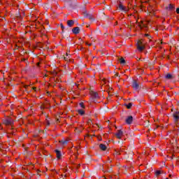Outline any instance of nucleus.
I'll return each mask as SVG.
<instances>
[{
    "label": "nucleus",
    "instance_id": "f257e3e1",
    "mask_svg": "<svg viewBox=\"0 0 179 179\" xmlns=\"http://www.w3.org/2000/svg\"><path fill=\"white\" fill-rule=\"evenodd\" d=\"M3 124L6 127H10V129H13V124L15 120L12 117L7 116L2 120Z\"/></svg>",
    "mask_w": 179,
    "mask_h": 179
},
{
    "label": "nucleus",
    "instance_id": "f03ea898",
    "mask_svg": "<svg viewBox=\"0 0 179 179\" xmlns=\"http://www.w3.org/2000/svg\"><path fill=\"white\" fill-rule=\"evenodd\" d=\"M145 44H146V42L143 39H141L137 42V50L140 52H142L145 50Z\"/></svg>",
    "mask_w": 179,
    "mask_h": 179
},
{
    "label": "nucleus",
    "instance_id": "7ed1b4c3",
    "mask_svg": "<svg viewBox=\"0 0 179 179\" xmlns=\"http://www.w3.org/2000/svg\"><path fill=\"white\" fill-rule=\"evenodd\" d=\"M124 136V132L122 130H117V132L115 134V136L117 138V139H121Z\"/></svg>",
    "mask_w": 179,
    "mask_h": 179
},
{
    "label": "nucleus",
    "instance_id": "20e7f679",
    "mask_svg": "<svg viewBox=\"0 0 179 179\" xmlns=\"http://www.w3.org/2000/svg\"><path fill=\"white\" fill-rule=\"evenodd\" d=\"M118 8L120 10H122L123 12H128V10H129V8L124 6V5H122L121 3L119 4Z\"/></svg>",
    "mask_w": 179,
    "mask_h": 179
},
{
    "label": "nucleus",
    "instance_id": "39448f33",
    "mask_svg": "<svg viewBox=\"0 0 179 179\" xmlns=\"http://www.w3.org/2000/svg\"><path fill=\"white\" fill-rule=\"evenodd\" d=\"M132 87L133 89H135V90H138V89H139V83H138V81L136 80H134L133 81Z\"/></svg>",
    "mask_w": 179,
    "mask_h": 179
},
{
    "label": "nucleus",
    "instance_id": "423d86ee",
    "mask_svg": "<svg viewBox=\"0 0 179 179\" xmlns=\"http://www.w3.org/2000/svg\"><path fill=\"white\" fill-rule=\"evenodd\" d=\"M132 121H134V117L132 116H128L125 122L126 124H128V125H131V124H132Z\"/></svg>",
    "mask_w": 179,
    "mask_h": 179
},
{
    "label": "nucleus",
    "instance_id": "0eeeda50",
    "mask_svg": "<svg viewBox=\"0 0 179 179\" xmlns=\"http://www.w3.org/2000/svg\"><path fill=\"white\" fill-rule=\"evenodd\" d=\"M90 94L94 99H100V96H99V94L94 91H90Z\"/></svg>",
    "mask_w": 179,
    "mask_h": 179
},
{
    "label": "nucleus",
    "instance_id": "6e6552de",
    "mask_svg": "<svg viewBox=\"0 0 179 179\" xmlns=\"http://www.w3.org/2000/svg\"><path fill=\"white\" fill-rule=\"evenodd\" d=\"M72 31H73V34H79V33L80 31V29L79 28V27H76L73 28Z\"/></svg>",
    "mask_w": 179,
    "mask_h": 179
},
{
    "label": "nucleus",
    "instance_id": "1a4fd4ad",
    "mask_svg": "<svg viewBox=\"0 0 179 179\" xmlns=\"http://www.w3.org/2000/svg\"><path fill=\"white\" fill-rule=\"evenodd\" d=\"M59 143L62 145V146H65V145H68V143L69 142V139H62L59 141Z\"/></svg>",
    "mask_w": 179,
    "mask_h": 179
},
{
    "label": "nucleus",
    "instance_id": "9d476101",
    "mask_svg": "<svg viewBox=\"0 0 179 179\" xmlns=\"http://www.w3.org/2000/svg\"><path fill=\"white\" fill-rule=\"evenodd\" d=\"M75 24V21H73V20H69L67 21V26H69V27H72V26H73Z\"/></svg>",
    "mask_w": 179,
    "mask_h": 179
},
{
    "label": "nucleus",
    "instance_id": "9b49d317",
    "mask_svg": "<svg viewBox=\"0 0 179 179\" xmlns=\"http://www.w3.org/2000/svg\"><path fill=\"white\" fill-rule=\"evenodd\" d=\"M55 153H56V156L57 159H61L62 155L61 154V151L58 150H55Z\"/></svg>",
    "mask_w": 179,
    "mask_h": 179
},
{
    "label": "nucleus",
    "instance_id": "f8f14e48",
    "mask_svg": "<svg viewBox=\"0 0 179 179\" xmlns=\"http://www.w3.org/2000/svg\"><path fill=\"white\" fill-rule=\"evenodd\" d=\"M173 117H174L175 121H178L179 120V113L176 112L175 113H173Z\"/></svg>",
    "mask_w": 179,
    "mask_h": 179
},
{
    "label": "nucleus",
    "instance_id": "ddd939ff",
    "mask_svg": "<svg viewBox=\"0 0 179 179\" xmlns=\"http://www.w3.org/2000/svg\"><path fill=\"white\" fill-rule=\"evenodd\" d=\"M99 149H101V150H107V146L104 144H100L99 145Z\"/></svg>",
    "mask_w": 179,
    "mask_h": 179
},
{
    "label": "nucleus",
    "instance_id": "4468645a",
    "mask_svg": "<svg viewBox=\"0 0 179 179\" xmlns=\"http://www.w3.org/2000/svg\"><path fill=\"white\" fill-rule=\"evenodd\" d=\"M75 131L77 134H80L83 131V127H76Z\"/></svg>",
    "mask_w": 179,
    "mask_h": 179
},
{
    "label": "nucleus",
    "instance_id": "2eb2a0df",
    "mask_svg": "<svg viewBox=\"0 0 179 179\" xmlns=\"http://www.w3.org/2000/svg\"><path fill=\"white\" fill-rule=\"evenodd\" d=\"M64 60H66L67 62H71L72 60H71L70 57L68 56V53L66 54V56H64Z\"/></svg>",
    "mask_w": 179,
    "mask_h": 179
},
{
    "label": "nucleus",
    "instance_id": "dca6fc26",
    "mask_svg": "<svg viewBox=\"0 0 179 179\" xmlns=\"http://www.w3.org/2000/svg\"><path fill=\"white\" fill-rule=\"evenodd\" d=\"M87 19H89V20H94V17H93V15H92L90 14H87Z\"/></svg>",
    "mask_w": 179,
    "mask_h": 179
},
{
    "label": "nucleus",
    "instance_id": "f3484780",
    "mask_svg": "<svg viewBox=\"0 0 179 179\" xmlns=\"http://www.w3.org/2000/svg\"><path fill=\"white\" fill-rule=\"evenodd\" d=\"M77 112L78 114H80V115H85V110L82 109H79Z\"/></svg>",
    "mask_w": 179,
    "mask_h": 179
},
{
    "label": "nucleus",
    "instance_id": "a211bd4d",
    "mask_svg": "<svg viewBox=\"0 0 179 179\" xmlns=\"http://www.w3.org/2000/svg\"><path fill=\"white\" fill-rule=\"evenodd\" d=\"M168 9H169V10H174V5L169 4Z\"/></svg>",
    "mask_w": 179,
    "mask_h": 179
},
{
    "label": "nucleus",
    "instance_id": "6ab92c4d",
    "mask_svg": "<svg viewBox=\"0 0 179 179\" xmlns=\"http://www.w3.org/2000/svg\"><path fill=\"white\" fill-rule=\"evenodd\" d=\"M155 174L156 177H159V176H160V174H162V171H156L155 172Z\"/></svg>",
    "mask_w": 179,
    "mask_h": 179
},
{
    "label": "nucleus",
    "instance_id": "aec40b11",
    "mask_svg": "<svg viewBox=\"0 0 179 179\" xmlns=\"http://www.w3.org/2000/svg\"><path fill=\"white\" fill-rule=\"evenodd\" d=\"M166 79H172L173 78V75L170 74V73H168L166 74Z\"/></svg>",
    "mask_w": 179,
    "mask_h": 179
},
{
    "label": "nucleus",
    "instance_id": "412c9836",
    "mask_svg": "<svg viewBox=\"0 0 179 179\" xmlns=\"http://www.w3.org/2000/svg\"><path fill=\"white\" fill-rule=\"evenodd\" d=\"M45 127H50V120L46 119L45 122Z\"/></svg>",
    "mask_w": 179,
    "mask_h": 179
},
{
    "label": "nucleus",
    "instance_id": "4be33fe9",
    "mask_svg": "<svg viewBox=\"0 0 179 179\" xmlns=\"http://www.w3.org/2000/svg\"><path fill=\"white\" fill-rule=\"evenodd\" d=\"M120 64H125V59H124V57H121L120 59Z\"/></svg>",
    "mask_w": 179,
    "mask_h": 179
},
{
    "label": "nucleus",
    "instance_id": "5701e85b",
    "mask_svg": "<svg viewBox=\"0 0 179 179\" xmlns=\"http://www.w3.org/2000/svg\"><path fill=\"white\" fill-rule=\"evenodd\" d=\"M138 26H139V27H141V29H142V27H146V26H145L143 24V21H141V24H139Z\"/></svg>",
    "mask_w": 179,
    "mask_h": 179
},
{
    "label": "nucleus",
    "instance_id": "b1692460",
    "mask_svg": "<svg viewBox=\"0 0 179 179\" xmlns=\"http://www.w3.org/2000/svg\"><path fill=\"white\" fill-rule=\"evenodd\" d=\"M80 106L81 107V108H85V103L83 102L80 103Z\"/></svg>",
    "mask_w": 179,
    "mask_h": 179
},
{
    "label": "nucleus",
    "instance_id": "393cba45",
    "mask_svg": "<svg viewBox=\"0 0 179 179\" xmlns=\"http://www.w3.org/2000/svg\"><path fill=\"white\" fill-rule=\"evenodd\" d=\"M127 108L129 109L132 107V103H129V104L126 105Z\"/></svg>",
    "mask_w": 179,
    "mask_h": 179
},
{
    "label": "nucleus",
    "instance_id": "a878e982",
    "mask_svg": "<svg viewBox=\"0 0 179 179\" xmlns=\"http://www.w3.org/2000/svg\"><path fill=\"white\" fill-rule=\"evenodd\" d=\"M144 37H148V38H150L152 36H150V35L149 34H145L144 35Z\"/></svg>",
    "mask_w": 179,
    "mask_h": 179
},
{
    "label": "nucleus",
    "instance_id": "bb28decb",
    "mask_svg": "<svg viewBox=\"0 0 179 179\" xmlns=\"http://www.w3.org/2000/svg\"><path fill=\"white\" fill-rule=\"evenodd\" d=\"M44 108H45V106L44 104H42L41 106V110H44Z\"/></svg>",
    "mask_w": 179,
    "mask_h": 179
},
{
    "label": "nucleus",
    "instance_id": "cd10ccee",
    "mask_svg": "<svg viewBox=\"0 0 179 179\" xmlns=\"http://www.w3.org/2000/svg\"><path fill=\"white\" fill-rule=\"evenodd\" d=\"M60 27L62 29V31H64V29H65V27H64V24H61Z\"/></svg>",
    "mask_w": 179,
    "mask_h": 179
},
{
    "label": "nucleus",
    "instance_id": "c85d7f7f",
    "mask_svg": "<svg viewBox=\"0 0 179 179\" xmlns=\"http://www.w3.org/2000/svg\"><path fill=\"white\" fill-rule=\"evenodd\" d=\"M115 155H121L120 153V152L119 151H115Z\"/></svg>",
    "mask_w": 179,
    "mask_h": 179
},
{
    "label": "nucleus",
    "instance_id": "c756f323",
    "mask_svg": "<svg viewBox=\"0 0 179 179\" xmlns=\"http://www.w3.org/2000/svg\"><path fill=\"white\" fill-rule=\"evenodd\" d=\"M87 124H92V120H88V121H87Z\"/></svg>",
    "mask_w": 179,
    "mask_h": 179
},
{
    "label": "nucleus",
    "instance_id": "7c9ffc66",
    "mask_svg": "<svg viewBox=\"0 0 179 179\" xmlns=\"http://www.w3.org/2000/svg\"><path fill=\"white\" fill-rule=\"evenodd\" d=\"M176 13L179 14V8H176Z\"/></svg>",
    "mask_w": 179,
    "mask_h": 179
},
{
    "label": "nucleus",
    "instance_id": "2f4dec72",
    "mask_svg": "<svg viewBox=\"0 0 179 179\" xmlns=\"http://www.w3.org/2000/svg\"><path fill=\"white\" fill-rule=\"evenodd\" d=\"M24 89H27V87H29V85H24Z\"/></svg>",
    "mask_w": 179,
    "mask_h": 179
},
{
    "label": "nucleus",
    "instance_id": "473e14b6",
    "mask_svg": "<svg viewBox=\"0 0 179 179\" xmlns=\"http://www.w3.org/2000/svg\"><path fill=\"white\" fill-rule=\"evenodd\" d=\"M3 129V127H2V124H0V131H1V129Z\"/></svg>",
    "mask_w": 179,
    "mask_h": 179
},
{
    "label": "nucleus",
    "instance_id": "72a5a7b5",
    "mask_svg": "<svg viewBox=\"0 0 179 179\" xmlns=\"http://www.w3.org/2000/svg\"><path fill=\"white\" fill-rule=\"evenodd\" d=\"M47 94L48 96H51V94L50 93V92H47Z\"/></svg>",
    "mask_w": 179,
    "mask_h": 179
},
{
    "label": "nucleus",
    "instance_id": "f704fd0d",
    "mask_svg": "<svg viewBox=\"0 0 179 179\" xmlns=\"http://www.w3.org/2000/svg\"><path fill=\"white\" fill-rule=\"evenodd\" d=\"M80 167V164L77 165V167H76L77 170H78V169H79Z\"/></svg>",
    "mask_w": 179,
    "mask_h": 179
},
{
    "label": "nucleus",
    "instance_id": "c9c22d12",
    "mask_svg": "<svg viewBox=\"0 0 179 179\" xmlns=\"http://www.w3.org/2000/svg\"><path fill=\"white\" fill-rule=\"evenodd\" d=\"M32 89H33L34 90H36L37 89V87H34Z\"/></svg>",
    "mask_w": 179,
    "mask_h": 179
},
{
    "label": "nucleus",
    "instance_id": "e433bc0d",
    "mask_svg": "<svg viewBox=\"0 0 179 179\" xmlns=\"http://www.w3.org/2000/svg\"><path fill=\"white\" fill-rule=\"evenodd\" d=\"M85 44H86L87 45H89V43H87V42H86Z\"/></svg>",
    "mask_w": 179,
    "mask_h": 179
},
{
    "label": "nucleus",
    "instance_id": "4c0bfd02",
    "mask_svg": "<svg viewBox=\"0 0 179 179\" xmlns=\"http://www.w3.org/2000/svg\"><path fill=\"white\" fill-rule=\"evenodd\" d=\"M89 47L92 46V43L88 44Z\"/></svg>",
    "mask_w": 179,
    "mask_h": 179
},
{
    "label": "nucleus",
    "instance_id": "58836bf2",
    "mask_svg": "<svg viewBox=\"0 0 179 179\" xmlns=\"http://www.w3.org/2000/svg\"><path fill=\"white\" fill-rule=\"evenodd\" d=\"M160 43H161V44H163V41H160Z\"/></svg>",
    "mask_w": 179,
    "mask_h": 179
},
{
    "label": "nucleus",
    "instance_id": "ea45409f",
    "mask_svg": "<svg viewBox=\"0 0 179 179\" xmlns=\"http://www.w3.org/2000/svg\"><path fill=\"white\" fill-rule=\"evenodd\" d=\"M22 61H26V59H22Z\"/></svg>",
    "mask_w": 179,
    "mask_h": 179
},
{
    "label": "nucleus",
    "instance_id": "a19ab883",
    "mask_svg": "<svg viewBox=\"0 0 179 179\" xmlns=\"http://www.w3.org/2000/svg\"><path fill=\"white\" fill-rule=\"evenodd\" d=\"M115 76H118V73H116V74H115Z\"/></svg>",
    "mask_w": 179,
    "mask_h": 179
},
{
    "label": "nucleus",
    "instance_id": "79ce46f5",
    "mask_svg": "<svg viewBox=\"0 0 179 179\" xmlns=\"http://www.w3.org/2000/svg\"><path fill=\"white\" fill-rule=\"evenodd\" d=\"M96 125H97L98 128H99V124H96Z\"/></svg>",
    "mask_w": 179,
    "mask_h": 179
},
{
    "label": "nucleus",
    "instance_id": "37998d69",
    "mask_svg": "<svg viewBox=\"0 0 179 179\" xmlns=\"http://www.w3.org/2000/svg\"><path fill=\"white\" fill-rule=\"evenodd\" d=\"M17 17H20V16L17 15Z\"/></svg>",
    "mask_w": 179,
    "mask_h": 179
},
{
    "label": "nucleus",
    "instance_id": "c03bdc74",
    "mask_svg": "<svg viewBox=\"0 0 179 179\" xmlns=\"http://www.w3.org/2000/svg\"><path fill=\"white\" fill-rule=\"evenodd\" d=\"M45 76L47 77L48 76L47 74H45Z\"/></svg>",
    "mask_w": 179,
    "mask_h": 179
},
{
    "label": "nucleus",
    "instance_id": "a18cd8bd",
    "mask_svg": "<svg viewBox=\"0 0 179 179\" xmlns=\"http://www.w3.org/2000/svg\"><path fill=\"white\" fill-rule=\"evenodd\" d=\"M115 24H117V22L115 23Z\"/></svg>",
    "mask_w": 179,
    "mask_h": 179
},
{
    "label": "nucleus",
    "instance_id": "49530a36",
    "mask_svg": "<svg viewBox=\"0 0 179 179\" xmlns=\"http://www.w3.org/2000/svg\"><path fill=\"white\" fill-rule=\"evenodd\" d=\"M115 24H117V22L115 23Z\"/></svg>",
    "mask_w": 179,
    "mask_h": 179
},
{
    "label": "nucleus",
    "instance_id": "de8ad7c7",
    "mask_svg": "<svg viewBox=\"0 0 179 179\" xmlns=\"http://www.w3.org/2000/svg\"><path fill=\"white\" fill-rule=\"evenodd\" d=\"M111 179H113V178H111Z\"/></svg>",
    "mask_w": 179,
    "mask_h": 179
}]
</instances>
